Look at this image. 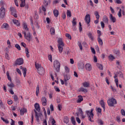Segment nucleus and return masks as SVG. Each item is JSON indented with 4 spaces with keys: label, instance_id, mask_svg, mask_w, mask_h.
Instances as JSON below:
<instances>
[{
    "label": "nucleus",
    "instance_id": "obj_1",
    "mask_svg": "<svg viewBox=\"0 0 125 125\" xmlns=\"http://www.w3.org/2000/svg\"><path fill=\"white\" fill-rule=\"evenodd\" d=\"M35 108L36 109L34 110V112L35 113V118L36 119L38 123H40V119H39V113L37 112H40L41 108L40 107V104L38 103H36L35 104Z\"/></svg>",
    "mask_w": 125,
    "mask_h": 125
},
{
    "label": "nucleus",
    "instance_id": "obj_2",
    "mask_svg": "<svg viewBox=\"0 0 125 125\" xmlns=\"http://www.w3.org/2000/svg\"><path fill=\"white\" fill-rule=\"evenodd\" d=\"M58 50L60 53H62L63 52V47H64V42H63V40L60 38L58 40Z\"/></svg>",
    "mask_w": 125,
    "mask_h": 125
},
{
    "label": "nucleus",
    "instance_id": "obj_3",
    "mask_svg": "<svg viewBox=\"0 0 125 125\" xmlns=\"http://www.w3.org/2000/svg\"><path fill=\"white\" fill-rule=\"evenodd\" d=\"M93 110L94 109L93 108H92L90 110V111L89 110H86L85 111L89 121H90V122H91V123H93L94 122L93 120H92V119H93V117L94 116V114H93Z\"/></svg>",
    "mask_w": 125,
    "mask_h": 125
},
{
    "label": "nucleus",
    "instance_id": "obj_4",
    "mask_svg": "<svg viewBox=\"0 0 125 125\" xmlns=\"http://www.w3.org/2000/svg\"><path fill=\"white\" fill-rule=\"evenodd\" d=\"M22 33L24 34L25 40H27L28 42H31V40L33 39L31 33L29 31H27V32L26 31H22Z\"/></svg>",
    "mask_w": 125,
    "mask_h": 125
},
{
    "label": "nucleus",
    "instance_id": "obj_5",
    "mask_svg": "<svg viewBox=\"0 0 125 125\" xmlns=\"http://www.w3.org/2000/svg\"><path fill=\"white\" fill-rule=\"evenodd\" d=\"M107 104L110 107H114L117 104V100L115 98H110L107 100Z\"/></svg>",
    "mask_w": 125,
    "mask_h": 125
},
{
    "label": "nucleus",
    "instance_id": "obj_6",
    "mask_svg": "<svg viewBox=\"0 0 125 125\" xmlns=\"http://www.w3.org/2000/svg\"><path fill=\"white\" fill-rule=\"evenodd\" d=\"M5 15V8L4 7H1L0 8V18H3Z\"/></svg>",
    "mask_w": 125,
    "mask_h": 125
},
{
    "label": "nucleus",
    "instance_id": "obj_7",
    "mask_svg": "<svg viewBox=\"0 0 125 125\" xmlns=\"http://www.w3.org/2000/svg\"><path fill=\"white\" fill-rule=\"evenodd\" d=\"M94 15L96 16V20L94 21V22L95 24H98L99 22V18H100V16L99 15V13H98V11H96L94 12Z\"/></svg>",
    "mask_w": 125,
    "mask_h": 125
},
{
    "label": "nucleus",
    "instance_id": "obj_8",
    "mask_svg": "<svg viewBox=\"0 0 125 125\" xmlns=\"http://www.w3.org/2000/svg\"><path fill=\"white\" fill-rule=\"evenodd\" d=\"M11 13L15 18H17V13L16 12V9L14 8L13 7H10Z\"/></svg>",
    "mask_w": 125,
    "mask_h": 125
},
{
    "label": "nucleus",
    "instance_id": "obj_9",
    "mask_svg": "<svg viewBox=\"0 0 125 125\" xmlns=\"http://www.w3.org/2000/svg\"><path fill=\"white\" fill-rule=\"evenodd\" d=\"M85 67L86 71H88V72H90V71L92 70V66L89 63H86Z\"/></svg>",
    "mask_w": 125,
    "mask_h": 125
},
{
    "label": "nucleus",
    "instance_id": "obj_10",
    "mask_svg": "<svg viewBox=\"0 0 125 125\" xmlns=\"http://www.w3.org/2000/svg\"><path fill=\"white\" fill-rule=\"evenodd\" d=\"M54 67L55 68L56 72L58 73L60 71V63H54Z\"/></svg>",
    "mask_w": 125,
    "mask_h": 125
},
{
    "label": "nucleus",
    "instance_id": "obj_11",
    "mask_svg": "<svg viewBox=\"0 0 125 125\" xmlns=\"http://www.w3.org/2000/svg\"><path fill=\"white\" fill-rule=\"evenodd\" d=\"M42 104L43 106H46L47 105V101L46 100V98L43 97L41 99Z\"/></svg>",
    "mask_w": 125,
    "mask_h": 125
},
{
    "label": "nucleus",
    "instance_id": "obj_12",
    "mask_svg": "<svg viewBox=\"0 0 125 125\" xmlns=\"http://www.w3.org/2000/svg\"><path fill=\"white\" fill-rule=\"evenodd\" d=\"M22 25L23 29V30H24V31H23V32H29V28H28V26L27 25V23H26V22L23 21Z\"/></svg>",
    "mask_w": 125,
    "mask_h": 125
},
{
    "label": "nucleus",
    "instance_id": "obj_13",
    "mask_svg": "<svg viewBox=\"0 0 125 125\" xmlns=\"http://www.w3.org/2000/svg\"><path fill=\"white\" fill-rule=\"evenodd\" d=\"M1 29H5V30H9V24L7 23H4L1 26Z\"/></svg>",
    "mask_w": 125,
    "mask_h": 125
},
{
    "label": "nucleus",
    "instance_id": "obj_14",
    "mask_svg": "<svg viewBox=\"0 0 125 125\" xmlns=\"http://www.w3.org/2000/svg\"><path fill=\"white\" fill-rule=\"evenodd\" d=\"M85 21L87 24L90 23V15L87 14L85 17Z\"/></svg>",
    "mask_w": 125,
    "mask_h": 125
},
{
    "label": "nucleus",
    "instance_id": "obj_15",
    "mask_svg": "<svg viewBox=\"0 0 125 125\" xmlns=\"http://www.w3.org/2000/svg\"><path fill=\"white\" fill-rule=\"evenodd\" d=\"M37 70L38 73L39 75H43V74H44V69H43V67H41Z\"/></svg>",
    "mask_w": 125,
    "mask_h": 125
},
{
    "label": "nucleus",
    "instance_id": "obj_16",
    "mask_svg": "<svg viewBox=\"0 0 125 125\" xmlns=\"http://www.w3.org/2000/svg\"><path fill=\"white\" fill-rule=\"evenodd\" d=\"M109 19L113 23H115L116 21H117L116 18L113 16V15H112V14H111L109 16Z\"/></svg>",
    "mask_w": 125,
    "mask_h": 125
},
{
    "label": "nucleus",
    "instance_id": "obj_17",
    "mask_svg": "<svg viewBox=\"0 0 125 125\" xmlns=\"http://www.w3.org/2000/svg\"><path fill=\"white\" fill-rule=\"evenodd\" d=\"M83 86L86 88L89 87V86L90 85V83L88 82H85L82 83Z\"/></svg>",
    "mask_w": 125,
    "mask_h": 125
},
{
    "label": "nucleus",
    "instance_id": "obj_18",
    "mask_svg": "<svg viewBox=\"0 0 125 125\" xmlns=\"http://www.w3.org/2000/svg\"><path fill=\"white\" fill-rule=\"evenodd\" d=\"M70 79H71V76L70 75L66 74L64 76V80L65 83L66 82H68Z\"/></svg>",
    "mask_w": 125,
    "mask_h": 125
},
{
    "label": "nucleus",
    "instance_id": "obj_19",
    "mask_svg": "<svg viewBox=\"0 0 125 125\" xmlns=\"http://www.w3.org/2000/svg\"><path fill=\"white\" fill-rule=\"evenodd\" d=\"M13 22L15 25H16V26H20V22L19 21L15 19H13Z\"/></svg>",
    "mask_w": 125,
    "mask_h": 125
},
{
    "label": "nucleus",
    "instance_id": "obj_20",
    "mask_svg": "<svg viewBox=\"0 0 125 125\" xmlns=\"http://www.w3.org/2000/svg\"><path fill=\"white\" fill-rule=\"evenodd\" d=\"M84 68V64L83 63H78V69L79 70H83Z\"/></svg>",
    "mask_w": 125,
    "mask_h": 125
},
{
    "label": "nucleus",
    "instance_id": "obj_21",
    "mask_svg": "<svg viewBox=\"0 0 125 125\" xmlns=\"http://www.w3.org/2000/svg\"><path fill=\"white\" fill-rule=\"evenodd\" d=\"M53 13L55 17H58V15H59V11L56 9H55L53 10Z\"/></svg>",
    "mask_w": 125,
    "mask_h": 125
},
{
    "label": "nucleus",
    "instance_id": "obj_22",
    "mask_svg": "<svg viewBox=\"0 0 125 125\" xmlns=\"http://www.w3.org/2000/svg\"><path fill=\"white\" fill-rule=\"evenodd\" d=\"M103 21L104 23H106V24H108L109 23V20L108 19V17H106V15H104L103 18Z\"/></svg>",
    "mask_w": 125,
    "mask_h": 125
},
{
    "label": "nucleus",
    "instance_id": "obj_23",
    "mask_svg": "<svg viewBox=\"0 0 125 125\" xmlns=\"http://www.w3.org/2000/svg\"><path fill=\"white\" fill-rule=\"evenodd\" d=\"M27 112V109L23 108L22 109H21L20 111V113H21V116H23L24 115V114H25V113Z\"/></svg>",
    "mask_w": 125,
    "mask_h": 125
},
{
    "label": "nucleus",
    "instance_id": "obj_24",
    "mask_svg": "<svg viewBox=\"0 0 125 125\" xmlns=\"http://www.w3.org/2000/svg\"><path fill=\"white\" fill-rule=\"evenodd\" d=\"M100 104L101 106L103 108L104 110H105V103L103 100H101L100 102Z\"/></svg>",
    "mask_w": 125,
    "mask_h": 125
},
{
    "label": "nucleus",
    "instance_id": "obj_25",
    "mask_svg": "<svg viewBox=\"0 0 125 125\" xmlns=\"http://www.w3.org/2000/svg\"><path fill=\"white\" fill-rule=\"evenodd\" d=\"M97 41L98 42L99 44L101 46H102L103 45V41H102V39L100 38H97Z\"/></svg>",
    "mask_w": 125,
    "mask_h": 125
},
{
    "label": "nucleus",
    "instance_id": "obj_26",
    "mask_svg": "<svg viewBox=\"0 0 125 125\" xmlns=\"http://www.w3.org/2000/svg\"><path fill=\"white\" fill-rule=\"evenodd\" d=\"M21 1L20 7H24L26 5V2H25V0H20Z\"/></svg>",
    "mask_w": 125,
    "mask_h": 125
},
{
    "label": "nucleus",
    "instance_id": "obj_27",
    "mask_svg": "<svg viewBox=\"0 0 125 125\" xmlns=\"http://www.w3.org/2000/svg\"><path fill=\"white\" fill-rule=\"evenodd\" d=\"M83 100V96H82V95H80L78 96V99L77 102V103H81V102H82Z\"/></svg>",
    "mask_w": 125,
    "mask_h": 125
},
{
    "label": "nucleus",
    "instance_id": "obj_28",
    "mask_svg": "<svg viewBox=\"0 0 125 125\" xmlns=\"http://www.w3.org/2000/svg\"><path fill=\"white\" fill-rule=\"evenodd\" d=\"M76 20H77V19L76 18H74L73 19V20L72 21L73 27H75L77 25V22L76 21Z\"/></svg>",
    "mask_w": 125,
    "mask_h": 125
},
{
    "label": "nucleus",
    "instance_id": "obj_29",
    "mask_svg": "<svg viewBox=\"0 0 125 125\" xmlns=\"http://www.w3.org/2000/svg\"><path fill=\"white\" fill-rule=\"evenodd\" d=\"M15 63H24V60L22 58L18 59Z\"/></svg>",
    "mask_w": 125,
    "mask_h": 125
},
{
    "label": "nucleus",
    "instance_id": "obj_30",
    "mask_svg": "<svg viewBox=\"0 0 125 125\" xmlns=\"http://www.w3.org/2000/svg\"><path fill=\"white\" fill-rule=\"evenodd\" d=\"M50 34L52 35H55V29H54V27H52L50 29Z\"/></svg>",
    "mask_w": 125,
    "mask_h": 125
},
{
    "label": "nucleus",
    "instance_id": "obj_31",
    "mask_svg": "<svg viewBox=\"0 0 125 125\" xmlns=\"http://www.w3.org/2000/svg\"><path fill=\"white\" fill-rule=\"evenodd\" d=\"M35 67L36 69H37V70H39V69H40V68L42 67V65L41 64V63H35Z\"/></svg>",
    "mask_w": 125,
    "mask_h": 125
},
{
    "label": "nucleus",
    "instance_id": "obj_32",
    "mask_svg": "<svg viewBox=\"0 0 125 125\" xmlns=\"http://www.w3.org/2000/svg\"><path fill=\"white\" fill-rule=\"evenodd\" d=\"M39 93H40V87L39 85H38L36 87V96H39Z\"/></svg>",
    "mask_w": 125,
    "mask_h": 125
},
{
    "label": "nucleus",
    "instance_id": "obj_33",
    "mask_svg": "<svg viewBox=\"0 0 125 125\" xmlns=\"http://www.w3.org/2000/svg\"><path fill=\"white\" fill-rule=\"evenodd\" d=\"M108 59L110 61H113V60H114V59H115V57H114V56H113V55L110 54L108 56Z\"/></svg>",
    "mask_w": 125,
    "mask_h": 125
},
{
    "label": "nucleus",
    "instance_id": "obj_34",
    "mask_svg": "<svg viewBox=\"0 0 125 125\" xmlns=\"http://www.w3.org/2000/svg\"><path fill=\"white\" fill-rule=\"evenodd\" d=\"M77 44L80 48V49L81 50H83V45L82 44V42H81L80 41H78Z\"/></svg>",
    "mask_w": 125,
    "mask_h": 125
},
{
    "label": "nucleus",
    "instance_id": "obj_35",
    "mask_svg": "<svg viewBox=\"0 0 125 125\" xmlns=\"http://www.w3.org/2000/svg\"><path fill=\"white\" fill-rule=\"evenodd\" d=\"M80 91H82V92H84V93H86L87 92V90L83 87H81L80 88Z\"/></svg>",
    "mask_w": 125,
    "mask_h": 125
},
{
    "label": "nucleus",
    "instance_id": "obj_36",
    "mask_svg": "<svg viewBox=\"0 0 125 125\" xmlns=\"http://www.w3.org/2000/svg\"><path fill=\"white\" fill-rule=\"evenodd\" d=\"M71 121L73 125H76V120H75V117H74V116L71 117Z\"/></svg>",
    "mask_w": 125,
    "mask_h": 125
},
{
    "label": "nucleus",
    "instance_id": "obj_37",
    "mask_svg": "<svg viewBox=\"0 0 125 125\" xmlns=\"http://www.w3.org/2000/svg\"><path fill=\"white\" fill-rule=\"evenodd\" d=\"M97 66L100 70H103V66L102 64L98 63H97Z\"/></svg>",
    "mask_w": 125,
    "mask_h": 125
},
{
    "label": "nucleus",
    "instance_id": "obj_38",
    "mask_svg": "<svg viewBox=\"0 0 125 125\" xmlns=\"http://www.w3.org/2000/svg\"><path fill=\"white\" fill-rule=\"evenodd\" d=\"M43 3L45 6H47V5H48V3H50V0H49L48 1H47V0H43Z\"/></svg>",
    "mask_w": 125,
    "mask_h": 125
},
{
    "label": "nucleus",
    "instance_id": "obj_39",
    "mask_svg": "<svg viewBox=\"0 0 125 125\" xmlns=\"http://www.w3.org/2000/svg\"><path fill=\"white\" fill-rule=\"evenodd\" d=\"M25 52L26 54V57L28 58L30 57V55L29 54V49H28V48H26L25 49Z\"/></svg>",
    "mask_w": 125,
    "mask_h": 125
},
{
    "label": "nucleus",
    "instance_id": "obj_40",
    "mask_svg": "<svg viewBox=\"0 0 125 125\" xmlns=\"http://www.w3.org/2000/svg\"><path fill=\"white\" fill-rule=\"evenodd\" d=\"M78 111V113H76V115H77V117H79V114H80V115H83V110L82 109V108H79Z\"/></svg>",
    "mask_w": 125,
    "mask_h": 125
},
{
    "label": "nucleus",
    "instance_id": "obj_41",
    "mask_svg": "<svg viewBox=\"0 0 125 125\" xmlns=\"http://www.w3.org/2000/svg\"><path fill=\"white\" fill-rule=\"evenodd\" d=\"M23 75L25 78L26 77V74H27V69L26 68H23L22 69Z\"/></svg>",
    "mask_w": 125,
    "mask_h": 125
},
{
    "label": "nucleus",
    "instance_id": "obj_42",
    "mask_svg": "<svg viewBox=\"0 0 125 125\" xmlns=\"http://www.w3.org/2000/svg\"><path fill=\"white\" fill-rule=\"evenodd\" d=\"M87 36L89 38V39H90V40L93 41V36H92V34H91V33H89Z\"/></svg>",
    "mask_w": 125,
    "mask_h": 125
},
{
    "label": "nucleus",
    "instance_id": "obj_43",
    "mask_svg": "<svg viewBox=\"0 0 125 125\" xmlns=\"http://www.w3.org/2000/svg\"><path fill=\"white\" fill-rule=\"evenodd\" d=\"M1 119L2 121H3V122H4V123H5V124H9V121H8V120L4 119L3 117H1Z\"/></svg>",
    "mask_w": 125,
    "mask_h": 125
},
{
    "label": "nucleus",
    "instance_id": "obj_44",
    "mask_svg": "<svg viewBox=\"0 0 125 125\" xmlns=\"http://www.w3.org/2000/svg\"><path fill=\"white\" fill-rule=\"evenodd\" d=\"M4 4H5V3L4 2V1L3 0H1L0 1V5L1 6V7H3L4 6Z\"/></svg>",
    "mask_w": 125,
    "mask_h": 125
},
{
    "label": "nucleus",
    "instance_id": "obj_45",
    "mask_svg": "<svg viewBox=\"0 0 125 125\" xmlns=\"http://www.w3.org/2000/svg\"><path fill=\"white\" fill-rule=\"evenodd\" d=\"M64 69L65 70L66 74H69V72H70V69L69 68V67H68V66H65L64 67Z\"/></svg>",
    "mask_w": 125,
    "mask_h": 125
},
{
    "label": "nucleus",
    "instance_id": "obj_46",
    "mask_svg": "<svg viewBox=\"0 0 125 125\" xmlns=\"http://www.w3.org/2000/svg\"><path fill=\"white\" fill-rule=\"evenodd\" d=\"M8 86H9V87L10 88H12L13 87H14V84H13L12 83H8Z\"/></svg>",
    "mask_w": 125,
    "mask_h": 125
},
{
    "label": "nucleus",
    "instance_id": "obj_47",
    "mask_svg": "<svg viewBox=\"0 0 125 125\" xmlns=\"http://www.w3.org/2000/svg\"><path fill=\"white\" fill-rule=\"evenodd\" d=\"M66 14L67 17H71V16H72V15L71 14V11H70L69 10H67Z\"/></svg>",
    "mask_w": 125,
    "mask_h": 125
},
{
    "label": "nucleus",
    "instance_id": "obj_48",
    "mask_svg": "<svg viewBox=\"0 0 125 125\" xmlns=\"http://www.w3.org/2000/svg\"><path fill=\"white\" fill-rule=\"evenodd\" d=\"M14 101H18V100H19V99L18 98V97L17 96V95H14L13 96Z\"/></svg>",
    "mask_w": 125,
    "mask_h": 125
},
{
    "label": "nucleus",
    "instance_id": "obj_49",
    "mask_svg": "<svg viewBox=\"0 0 125 125\" xmlns=\"http://www.w3.org/2000/svg\"><path fill=\"white\" fill-rule=\"evenodd\" d=\"M65 37H66V38H68L69 40H72V36H71V35L68 33L65 34Z\"/></svg>",
    "mask_w": 125,
    "mask_h": 125
},
{
    "label": "nucleus",
    "instance_id": "obj_50",
    "mask_svg": "<svg viewBox=\"0 0 125 125\" xmlns=\"http://www.w3.org/2000/svg\"><path fill=\"white\" fill-rule=\"evenodd\" d=\"M15 47L16 48H17L19 50H21V47H20V45L18 44H16Z\"/></svg>",
    "mask_w": 125,
    "mask_h": 125
},
{
    "label": "nucleus",
    "instance_id": "obj_51",
    "mask_svg": "<svg viewBox=\"0 0 125 125\" xmlns=\"http://www.w3.org/2000/svg\"><path fill=\"white\" fill-rule=\"evenodd\" d=\"M119 17H122V9H120L118 13Z\"/></svg>",
    "mask_w": 125,
    "mask_h": 125
},
{
    "label": "nucleus",
    "instance_id": "obj_52",
    "mask_svg": "<svg viewBox=\"0 0 125 125\" xmlns=\"http://www.w3.org/2000/svg\"><path fill=\"white\" fill-rule=\"evenodd\" d=\"M7 44H8V47L9 48H10V47L11 46V43H10V41L9 40L7 41Z\"/></svg>",
    "mask_w": 125,
    "mask_h": 125
},
{
    "label": "nucleus",
    "instance_id": "obj_53",
    "mask_svg": "<svg viewBox=\"0 0 125 125\" xmlns=\"http://www.w3.org/2000/svg\"><path fill=\"white\" fill-rule=\"evenodd\" d=\"M117 75H120V78H124V74L122 73V72H117Z\"/></svg>",
    "mask_w": 125,
    "mask_h": 125
},
{
    "label": "nucleus",
    "instance_id": "obj_54",
    "mask_svg": "<svg viewBox=\"0 0 125 125\" xmlns=\"http://www.w3.org/2000/svg\"><path fill=\"white\" fill-rule=\"evenodd\" d=\"M91 52L93 54H95L96 52H95V49H94V48H93L92 47H91L90 48Z\"/></svg>",
    "mask_w": 125,
    "mask_h": 125
},
{
    "label": "nucleus",
    "instance_id": "obj_55",
    "mask_svg": "<svg viewBox=\"0 0 125 125\" xmlns=\"http://www.w3.org/2000/svg\"><path fill=\"white\" fill-rule=\"evenodd\" d=\"M79 31L80 32H82V31L83 30V28H82V23H81V22H79Z\"/></svg>",
    "mask_w": 125,
    "mask_h": 125
},
{
    "label": "nucleus",
    "instance_id": "obj_56",
    "mask_svg": "<svg viewBox=\"0 0 125 125\" xmlns=\"http://www.w3.org/2000/svg\"><path fill=\"white\" fill-rule=\"evenodd\" d=\"M101 26L102 29H104V28L105 27V24L103 21H101Z\"/></svg>",
    "mask_w": 125,
    "mask_h": 125
},
{
    "label": "nucleus",
    "instance_id": "obj_57",
    "mask_svg": "<svg viewBox=\"0 0 125 125\" xmlns=\"http://www.w3.org/2000/svg\"><path fill=\"white\" fill-rule=\"evenodd\" d=\"M102 109L100 108V107H98V108H97V113H99V114H100V115H102V113H101V112H102Z\"/></svg>",
    "mask_w": 125,
    "mask_h": 125
},
{
    "label": "nucleus",
    "instance_id": "obj_58",
    "mask_svg": "<svg viewBox=\"0 0 125 125\" xmlns=\"http://www.w3.org/2000/svg\"><path fill=\"white\" fill-rule=\"evenodd\" d=\"M54 88H55V90H56V91H57L58 92H60V89H59V88H58V87L55 86Z\"/></svg>",
    "mask_w": 125,
    "mask_h": 125
},
{
    "label": "nucleus",
    "instance_id": "obj_59",
    "mask_svg": "<svg viewBox=\"0 0 125 125\" xmlns=\"http://www.w3.org/2000/svg\"><path fill=\"white\" fill-rule=\"evenodd\" d=\"M48 58L49 60L51 62H52V56H51V55H48Z\"/></svg>",
    "mask_w": 125,
    "mask_h": 125
},
{
    "label": "nucleus",
    "instance_id": "obj_60",
    "mask_svg": "<svg viewBox=\"0 0 125 125\" xmlns=\"http://www.w3.org/2000/svg\"><path fill=\"white\" fill-rule=\"evenodd\" d=\"M7 103L9 105H12V104H13V101H12V100H8L7 101Z\"/></svg>",
    "mask_w": 125,
    "mask_h": 125
},
{
    "label": "nucleus",
    "instance_id": "obj_61",
    "mask_svg": "<svg viewBox=\"0 0 125 125\" xmlns=\"http://www.w3.org/2000/svg\"><path fill=\"white\" fill-rule=\"evenodd\" d=\"M31 28L33 31H36V29H35V27H34V23L33 22H31Z\"/></svg>",
    "mask_w": 125,
    "mask_h": 125
},
{
    "label": "nucleus",
    "instance_id": "obj_62",
    "mask_svg": "<svg viewBox=\"0 0 125 125\" xmlns=\"http://www.w3.org/2000/svg\"><path fill=\"white\" fill-rule=\"evenodd\" d=\"M121 114L122 116H125V111L124 109H122L121 111Z\"/></svg>",
    "mask_w": 125,
    "mask_h": 125
},
{
    "label": "nucleus",
    "instance_id": "obj_63",
    "mask_svg": "<svg viewBox=\"0 0 125 125\" xmlns=\"http://www.w3.org/2000/svg\"><path fill=\"white\" fill-rule=\"evenodd\" d=\"M76 122L79 124H81V119L79 117H76Z\"/></svg>",
    "mask_w": 125,
    "mask_h": 125
},
{
    "label": "nucleus",
    "instance_id": "obj_64",
    "mask_svg": "<svg viewBox=\"0 0 125 125\" xmlns=\"http://www.w3.org/2000/svg\"><path fill=\"white\" fill-rule=\"evenodd\" d=\"M43 125H47V122L46 121V120H44L43 121Z\"/></svg>",
    "mask_w": 125,
    "mask_h": 125
}]
</instances>
